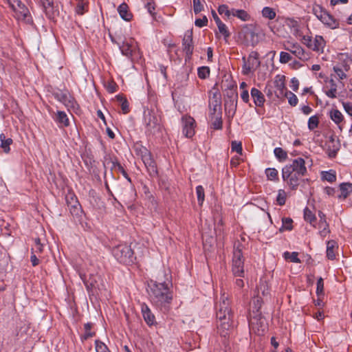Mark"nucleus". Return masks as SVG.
Returning a JSON list of instances; mask_svg holds the SVG:
<instances>
[{
    "instance_id": "nucleus-46",
    "label": "nucleus",
    "mask_w": 352,
    "mask_h": 352,
    "mask_svg": "<svg viewBox=\"0 0 352 352\" xmlns=\"http://www.w3.org/2000/svg\"><path fill=\"white\" fill-rule=\"evenodd\" d=\"M57 120L59 123L63 124V126H65L69 125V120L67 117L66 113L63 111H58Z\"/></svg>"
},
{
    "instance_id": "nucleus-22",
    "label": "nucleus",
    "mask_w": 352,
    "mask_h": 352,
    "mask_svg": "<svg viewBox=\"0 0 352 352\" xmlns=\"http://www.w3.org/2000/svg\"><path fill=\"white\" fill-rule=\"evenodd\" d=\"M323 23L327 25L331 28H336L339 23L333 18V16L329 14L327 11L323 14L322 18L320 19Z\"/></svg>"
},
{
    "instance_id": "nucleus-38",
    "label": "nucleus",
    "mask_w": 352,
    "mask_h": 352,
    "mask_svg": "<svg viewBox=\"0 0 352 352\" xmlns=\"http://www.w3.org/2000/svg\"><path fill=\"white\" fill-rule=\"evenodd\" d=\"M116 99L118 101H119L121 103V108L123 113L126 114L129 113V103L126 98H124L122 96L118 95L116 96Z\"/></svg>"
},
{
    "instance_id": "nucleus-12",
    "label": "nucleus",
    "mask_w": 352,
    "mask_h": 352,
    "mask_svg": "<svg viewBox=\"0 0 352 352\" xmlns=\"http://www.w3.org/2000/svg\"><path fill=\"white\" fill-rule=\"evenodd\" d=\"M183 133L186 138H192L195 134V120L188 116L182 118Z\"/></svg>"
},
{
    "instance_id": "nucleus-35",
    "label": "nucleus",
    "mask_w": 352,
    "mask_h": 352,
    "mask_svg": "<svg viewBox=\"0 0 352 352\" xmlns=\"http://www.w3.org/2000/svg\"><path fill=\"white\" fill-rule=\"evenodd\" d=\"M214 119L212 126L214 129H220L222 128L221 112H218L215 116H211Z\"/></svg>"
},
{
    "instance_id": "nucleus-33",
    "label": "nucleus",
    "mask_w": 352,
    "mask_h": 352,
    "mask_svg": "<svg viewBox=\"0 0 352 352\" xmlns=\"http://www.w3.org/2000/svg\"><path fill=\"white\" fill-rule=\"evenodd\" d=\"M329 83L330 85V89L328 91H326L325 94L328 97L331 98H336L337 92V85L333 79H331L329 81Z\"/></svg>"
},
{
    "instance_id": "nucleus-1",
    "label": "nucleus",
    "mask_w": 352,
    "mask_h": 352,
    "mask_svg": "<svg viewBox=\"0 0 352 352\" xmlns=\"http://www.w3.org/2000/svg\"><path fill=\"white\" fill-rule=\"evenodd\" d=\"M217 329L221 337L229 335L232 327L233 313L228 296L223 294L217 306Z\"/></svg>"
},
{
    "instance_id": "nucleus-3",
    "label": "nucleus",
    "mask_w": 352,
    "mask_h": 352,
    "mask_svg": "<svg viewBox=\"0 0 352 352\" xmlns=\"http://www.w3.org/2000/svg\"><path fill=\"white\" fill-rule=\"evenodd\" d=\"M144 123L146 132L151 134L155 135L162 131L160 117L153 109L144 111Z\"/></svg>"
},
{
    "instance_id": "nucleus-37",
    "label": "nucleus",
    "mask_w": 352,
    "mask_h": 352,
    "mask_svg": "<svg viewBox=\"0 0 352 352\" xmlns=\"http://www.w3.org/2000/svg\"><path fill=\"white\" fill-rule=\"evenodd\" d=\"M236 104H237V100H233V99H226L225 98V109L227 111L228 109H229V113L231 111L233 112V114L235 112L236 108Z\"/></svg>"
},
{
    "instance_id": "nucleus-15",
    "label": "nucleus",
    "mask_w": 352,
    "mask_h": 352,
    "mask_svg": "<svg viewBox=\"0 0 352 352\" xmlns=\"http://www.w3.org/2000/svg\"><path fill=\"white\" fill-rule=\"evenodd\" d=\"M209 107L210 116H215L218 112H221V99L219 93L215 92L213 94L212 98L210 100Z\"/></svg>"
},
{
    "instance_id": "nucleus-6",
    "label": "nucleus",
    "mask_w": 352,
    "mask_h": 352,
    "mask_svg": "<svg viewBox=\"0 0 352 352\" xmlns=\"http://www.w3.org/2000/svg\"><path fill=\"white\" fill-rule=\"evenodd\" d=\"M141 157L149 175L151 177L157 176V169L156 164L153 160L151 153L146 148H144L143 150L141 151Z\"/></svg>"
},
{
    "instance_id": "nucleus-48",
    "label": "nucleus",
    "mask_w": 352,
    "mask_h": 352,
    "mask_svg": "<svg viewBox=\"0 0 352 352\" xmlns=\"http://www.w3.org/2000/svg\"><path fill=\"white\" fill-rule=\"evenodd\" d=\"M319 124V118L316 116H314L309 118L308 120V128L310 130H314L317 128Z\"/></svg>"
},
{
    "instance_id": "nucleus-10",
    "label": "nucleus",
    "mask_w": 352,
    "mask_h": 352,
    "mask_svg": "<svg viewBox=\"0 0 352 352\" xmlns=\"http://www.w3.org/2000/svg\"><path fill=\"white\" fill-rule=\"evenodd\" d=\"M327 146L329 157L331 158L335 157L340 148V142L339 138H338L336 139L334 135H331L327 143Z\"/></svg>"
},
{
    "instance_id": "nucleus-60",
    "label": "nucleus",
    "mask_w": 352,
    "mask_h": 352,
    "mask_svg": "<svg viewBox=\"0 0 352 352\" xmlns=\"http://www.w3.org/2000/svg\"><path fill=\"white\" fill-rule=\"evenodd\" d=\"M292 56L285 52H281L280 54V62L281 63H287L292 60Z\"/></svg>"
},
{
    "instance_id": "nucleus-52",
    "label": "nucleus",
    "mask_w": 352,
    "mask_h": 352,
    "mask_svg": "<svg viewBox=\"0 0 352 352\" xmlns=\"http://www.w3.org/2000/svg\"><path fill=\"white\" fill-rule=\"evenodd\" d=\"M316 294L318 296L324 294V282L321 277L317 280Z\"/></svg>"
},
{
    "instance_id": "nucleus-27",
    "label": "nucleus",
    "mask_w": 352,
    "mask_h": 352,
    "mask_svg": "<svg viewBox=\"0 0 352 352\" xmlns=\"http://www.w3.org/2000/svg\"><path fill=\"white\" fill-rule=\"evenodd\" d=\"M324 40L321 36H316L312 43L311 50L319 52L322 50L324 47Z\"/></svg>"
},
{
    "instance_id": "nucleus-49",
    "label": "nucleus",
    "mask_w": 352,
    "mask_h": 352,
    "mask_svg": "<svg viewBox=\"0 0 352 352\" xmlns=\"http://www.w3.org/2000/svg\"><path fill=\"white\" fill-rule=\"evenodd\" d=\"M196 192L197 195V199L199 205H202L204 201V189L201 186H198L196 188Z\"/></svg>"
},
{
    "instance_id": "nucleus-34",
    "label": "nucleus",
    "mask_w": 352,
    "mask_h": 352,
    "mask_svg": "<svg viewBox=\"0 0 352 352\" xmlns=\"http://www.w3.org/2000/svg\"><path fill=\"white\" fill-rule=\"evenodd\" d=\"M120 48L123 55L128 57L132 56L133 51V47L132 44L129 43H124Z\"/></svg>"
},
{
    "instance_id": "nucleus-42",
    "label": "nucleus",
    "mask_w": 352,
    "mask_h": 352,
    "mask_svg": "<svg viewBox=\"0 0 352 352\" xmlns=\"http://www.w3.org/2000/svg\"><path fill=\"white\" fill-rule=\"evenodd\" d=\"M304 219L311 224H312L316 219L315 215L307 207L304 209Z\"/></svg>"
},
{
    "instance_id": "nucleus-7",
    "label": "nucleus",
    "mask_w": 352,
    "mask_h": 352,
    "mask_svg": "<svg viewBox=\"0 0 352 352\" xmlns=\"http://www.w3.org/2000/svg\"><path fill=\"white\" fill-rule=\"evenodd\" d=\"M241 36H243L246 45L254 47L259 42L258 35L252 27H244L241 32Z\"/></svg>"
},
{
    "instance_id": "nucleus-17",
    "label": "nucleus",
    "mask_w": 352,
    "mask_h": 352,
    "mask_svg": "<svg viewBox=\"0 0 352 352\" xmlns=\"http://www.w3.org/2000/svg\"><path fill=\"white\" fill-rule=\"evenodd\" d=\"M248 67H247V71L245 72V74H249L252 69H256L260 67L261 62L258 60V52L255 51L252 52L248 56Z\"/></svg>"
},
{
    "instance_id": "nucleus-24",
    "label": "nucleus",
    "mask_w": 352,
    "mask_h": 352,
    "mask_svg": "<svg viewBox=\"0 0 352 352\" xmlns=\"http://www.w3.org/2000/svg\"><path fill=\"white\" fill-rule=\"evenodd\" d=\"M60 102L67 108L74 109L76 104L74 98L68 92L64 94Z\"/></svg>"
},
{
    "instance_id": "nucleus-19",
    "label": "nucleus",
    "mask_w": 352,
    "mask_h": 352,
    "mask_svg": "<svg viewBox=\"0 0 352 352\" xmlns=\"http://www.w3.org/2000/svg\"><path fill=\"white\" fill-rule=\"evenodd\" d=\"M250 322L252 325L257 326L258 331H260V329L262 332H263L266 328L265 320L261 316V314H256L254 316H250Z\"/></svg>"
},
{
    "instance_id": "nucleus-64",
    "label": "nucleus",
    "mask_w": 352,
    "mask_h": 352,
    "mask_svg": "<svg viewBox=\"0 0 352 352\" xmlns=\"http://www.w3.org/2000/svg\"><path fill=\"white\" fill-rule=\"evenodd\" d=\"M193 9L195 14H198L202 10L203 6L200 0H193Z\"/></svg>"
},
{
    "instance_id": "nucleus-56",
    "label": "nucleus",
    "mask_w": 352,
    "mask_h": 352,
    "mask_svg": "<svg viewBox=\"0 0 352 352\" xmlns=\"http://www.w3.org/2000/svg\"><path fill=\"white\" fill-rule=\"evenodd\" d=\"M232 150L233 151H236L237 153L241 155L242 154V144L241 142L232 141Z\"/></svg>"
},
{
    "instance_id": "nucleus-21",
    "label": "nucleus",
    "mask_w": 352,
    "mask_h": 352,
    "mask_svg": "<svg viewBox=\"0 0 352 352\" xmlns=\"http://www.w3.org/2000/svg\"><path fill=\"white\" fill-rule=\"evenodd\" d=\"M142 313L145 322L151 326L155 322V316L146 304L142 305Z\"/></svg>"
},
{
    "instance_id": "nucleus-28",
    "label": "nucleus",
    "mask_w": 352,
    "mask_h": 352,
    "mask_svg": "<svg viewBox=\"0 0 352 352\" xmlns=\"http://www.w3.org/2000/svg\"><path fill=\"white\" fill-rule=\"evenodd\" d=\"M1 147L3 148L6 153L10 151V145L12 144L11 138H6L3 133L0 134Z\"/></svg>"
},
{
    "instance_id": "nucleus-18",
    "label": "nucleus",
    "mask_w": 352,
    "mask_h": 352,
    "mask_svg": "<svg viewBox=\"0 0 352 352\" xmlns=\"http://www.w3.org/2000/svg\"><path fill=\"white\" fill-rule=\"evenodd\" d=\"M285 50L289 51L292 54H294L301 60L307 59V55L305 54L304 50L297 43L292 44L290 46L286 47Z\"/></svg>"
},
{
    "instance_id": "nucleus-41",
    "label": "nucleus",
    "mask_w": 352,
    "mask_h": 352,
    "mask_svg": "<svg viewBox=\"0 0 352 352\" xmlns=\"http://www.w3.org/2000/svg\"><path fill=\"white\" fill-rule=\"evenodd\" d=\"M274 153L279 161H284L287 157V152L280 147L276 148L274 151Z\"/></svg>"
},
{
    "instance_id": "nucleus-36",
    "label": "nucleus",
    "mask_w": 352,
    "mask_h": 352,
    "mask_svg": "<svg viewBox=\"0 0 352 352\" xmlns=\"http://www.w3.org/2000/svg\"><path fill=\"white\" fill-rule=\"evenodd\" d=\"M336 242L334 241H329L327 244V256L329 259L333 260L335 258V254L333 248L335 247Z\"/></svg>"
},
{
    "instance_id": "nucleus-13",
    "label": "nucleus",
    "mask_w": 352,
    "mask_h": 352,
    "mask_svg": "<svg viewBox=\"0 0 352 352\" xmlns=\"http://www.w3.org/2000/svg\"><path fill=\"white\" fill-rule=\"evenodd\" d=\"M133 189L130 185L126 186H118L116 188V192L118 197L123 201H130L133 195Z\"/></svg>"
},
{
    "instance_id": "nucleus-9",
    "label": "nucleus",
    "mask_w": 352,
    "mask_h": 352,
    "mask_svg": "<svg viewBox=\"0 0 352 352\" xmlns=\"http://www.w3.org/2000/svg\"><path fill=\"white\" fill-rule=\"evenodd\" d=\"M12 10L18 19L25 20L29 14L28 8L19 0H13L10 3Z\"/></svg>"
},
{
    "instance_id": "nucleus-5",
    "label": "nucleus",
    "mask_w": 352,
    "mask_h": 352,
    "mask_svg": "<svg viewBox=\"0 0 352 352\" xmlns=\"http://www.w3.org/2000/svg\"><path fill=\"white\" fill-rule=\"evenodd\" d=\"M232 259V273L234 276L243 277V256L239 245L234 248Z\"/></svg>"
},
{
    "instance_id": "nucleus-30",
    "label": "nucleus",
    "mask_w": 352,
    "mask_h": 352,
    "mask_svg": "<svg viewBox=\"0 0 352 352\" xmlns=\"http://www.w3.org/2000/svg\"><path fill=\"white\" fill-rule=\"evenodd\" d=\"M318 216L320 217V222H319L320 228H322V230L320 231V233L322 235H325L327 233L329 232V231L327 230L328 224L326 221L325 214L323 212H322L321 211H319Z\"/></svg>"
},
{
    "instance_id": "nucleus-59",
    "label": "nucleus",
    "mask_w": 352,
    "mask_h": 352,
    "mask_svg": "<svg viewBox=\"0 0 352 352\" xmlns=\"http://www.w3.org/2000/svg\"><path fill=\"white\" fill-rule=\"evenodd\" d=\"M253 304H254V305L252 307L253 314L255 315L256 314H260L259 309L261 307V300L260 298H257L256 299L254 300Z\"/></svg>"
},
{
    "instance_id": "nucleus-31",
    "label": "nucleus",
    "mask_w": 352,
    "mask_h": 352,
    "mask_svg": "<svg viewBox=\"0 0 352 352\" xmlns=\"http://www.w3.org/2000/svg\"><path fill=\"white\" fill-rule=\"evenodd\" d=\"M330 118L337 124H339L343 120V116L338 109H332L330 111Z\"/></svg>"
},
{
    "instance_id": "nucleus-14",
    "label": "nucleus",
    "mask_w": 352,
    "mask_h": 352,
    "mask_svg": "<svg viewBox=\"0 0 352 352\" xmlns=\"http://www.w3.org/2000/svg\"><path fill=\"white\" fill-rule=\"evenodd\" d=\"M184 51L186 52V56L188 58H190L193 52V44H192V32L187 31L184 35L183 39Z\"/></svg>"
},
{
    "instance_id": "nucleus-53",
    "label": "nucleus",
    "mask_w": 352,
    "mask_h": 352,
    "mask_svg": "<svg viewBox=\"0 0 352 352\" xmlns=\"http://www.w3.org/2000/svg\"><path fill=\"white\" fill-rule=\"evenodd\" d=\"M217 27L219 32L222 34L224 36L225 39L227 40V38L230 36V34L227 29L226 25L223 23H221L217 25Z\"/></svg>"
},
{
    "instance_id": "nucleus-58",
    "label": "nucleus",
    "mask_w": 352,
    "mask_h": 352,
    "mask_svg": "<svg viewBox=\"0 0 352 352\" xmlns=\"http://www.w3.org/2000/svg\"><path fill=\"white\" fill-rule=\"evenodd\" d=\"M218 12L220 14H225L228 17L232 15V10H229L226 5L219 6Z\"/></svg>"
},
{
    "instance_id": "nucleus-11",
    "label": "nucleus",
    "mask_w": 352,
    "mask_h": 352,
    "mask_svg": "<svg viewBox=\"0 0 352 352\" xmlns=\"http://www.w3.org/2000/svg\"><path fill=\"white\" fill-rule=\"evenodd\" d=\"M285 167H289V169L292 171L296 172L298 176H304L307 173L305 162L304 159L301 157L294 160L291 165H287Z\"/></svg>"
},
{
    "instance_id": "nucleus-61",
    "label": "nucleus",
    "mask_w": 352,
    "mask_h": 352,
    "mask_svg": "<svg viewBox=\"0 0 352 352\" xmlns=\"http://www.w3.org/2000/svg\"><path fill=\"white\" fill-rule=\"evenodd\" d=\"M287 98L288 102L291 106L295 107L297 104L298 100L294 94L289 91Z\"/></svg>"
},
{
    "instance_id": "nucleus-55",
    "label": "nucleus",
    "mask_w": 352,
    "mask_h": 352,
    "mask_svg": "<svg viewBox=\"0 0 352 352\" xmlns=\"http://www.w3.org/2000/svg\"><path fill=\"white\" fill-rule=\"evenodd\" d=\"M276 201L280 206H283L285 204L286 195L284 190H279Z\"/></svg>"
},
{
    "instance_id": "nucleus-63",
    "label": "nucleus",
    "mask_w": 352,
    "mask_h": 352,
    "mask_svg": "<svg viewBox=\"0 0 352 352\" xmlns=\"http://www.w3.org/2000/svg\"><path fill=\"white\" fill-rule=\"evenodd\" d=\"M145 7L152 16L155 15V12H153V10H155V3L153 0H147Z\"/></svg>"
},
{
    "instance_id": "nucleus-4",
    "label": "nucleus",
    "mask_w": 352,
    "mask_h": 352,
    "mask_svg": "<svg viewBox=\"0 0 352 352\" xmlns=\"http://www.w3.org/2000/svg\"><path fill=\"white\" fill-rule=\"evenodd\" d=\"M114 257L120 262L128 265L133 263V252L131 247L126 244H120L112 250Z\"/></svg>"
},
{
    "instance_id": "nucleus-47",
    "label": "nucleus",
    "mask_w": 352,
    "mask_h": 352,
    "mask_svg": "<svg viewBox=\"0 0 352 352\" xmlns=\"http://www.w3.org/2000/svg\"><path fill=\"white\" fill-rule=\"evenodd\" d=\"M284 257L285 259H290L292 262L299 263H300V260L298 258V253L297 252H286L284 253Z\"/></svg>"
},
{
    "instance_id": "nucleus-8",
    "label": "nucleus",
    "mask_w": 352,
    "mask_h": 352,
    "mask_svg": "<svg viewBox=\"0 0 352 352\" xmlns=\"http://www.w3.org/2000/svg\"><path fill=\"white\" fill-rule=\"evenodd\" d=\"M289 168V167L283 168L282 177L284 181H287V184L292 190H295L299 184V179L301 176H298L296 172L292 171Z\"/></svg>"
},
{
    "instance_id": "nucleus-25",
    "label": "nucleus",
    "mask_w": 352,
    "mask_h": 352,
    "mask_svg": "<svg viewBox=\"0 0 352 352\" xmlns=\"http://www.w3.org/2000/svg\"><path fill=\"white\" fill-rule=\"evenodd\" d=\"M109 163L111 164V169H117L123 175V176H124L128 179V181L131 182V179L128 177L126 172L125 171V170L124 169V168L122 166L119 162H118L117 160L113 161L111 158H109V162H104V166H106V164H109Z\"/></svg>"
},
{
    "instance_id": "nucleus-62",
    "label": "nucleus",
    "mask_w": 352,
    "mask_h": 352,
    "mask_svg": "<svg viewBox=\"0 0 352 352\" xmlns=\"http://www.w3.org/2000/svg\"><path fill=\"white\" fill-rule=\"evenodd\" d=\"M333 71L335 72L336 76L340 80H343L346 78V74L344 72L342 69L336 66L333 67Z\"/></svg>"
},
{
    "instance_id": "nucleus-39",
    "label": "nucleus",
    "mask_w": 352,
    "mask_h": 352,
    "mask_svg": "<svg viewBox=\"0 0 352 352\" xmlns=\"http://www.w3.org/2000/svg\"><path fill=\"white\" fill-rule=\"evenodd\" d=\"M225 98L228 99V100H230V99L237 100L238 94L236 91V89H234L233 87H229L228 89H227L226 90Z\"/></svg>"
},
{
    "instance_id": "nucleus-32",
    "label": "nucleus",
    "mask_w": 352,
    "mask_h": 352,
    "mask_svg": "<svg viewBox=\"0 0 352 352\" xmlns=\"http://www.w3.org/2000/svg\"><path fill=\"white\" fill-rule=\"evenodd\" d=\"M322 179L329 182H333L336 180V172L333 170L329 171H322L321 173Z\"/></svg>"
},
{
    "instance_id": "nucleus-40",
    "label": "nucleus",
    "mask_w": 352,
    "mask_h": 352,
    "mask_svg": "<svg viewBox=\"0 0 352 352\" xmlns=\"http://www.w3.org/2000/svg\"><path fill=\"white\" fill-rule=\"evenodd\" d=\"M262 14L269 19H274L276 17L275 11L270 7H265L262 10Z\"/></svg>"
},
{
    "instance_id": "nucleus-43",
    "label": "nucleus",
    "mask_w": 352,
    "mask_h": 352,
    "mask_svg": "<svg viewBox=\"0 0 352 352\" xmlns=\"http://www.w3.org/2000/svg\"><path fill=\"white\" fill-rule=\"evenodd\" d=\"M92 327V324L90 322L85 324L84 328H85V334L82 337V340H87L89 338L93 337L95 335L94 332L91 331V329Z\"/></svg>"
},
{
    "instance_id": "nucleus-44",
    "label": "nucleus",
    "mask_w": 352,
    "mask_h": 352,
    "mask_svg": "<svg viewBox=\"0 0 352 352\" xmlns=\"http://www.w3.org/2000/svg\"><path fill=\"white\" fill-rule=\"evenodd\" d=\"M312 11L318 19L322 18L323 14L326 12L322 6L317 4L313 6Z\"/></svg>"
},
{
    "instance_id": "nucleus-26",
    "label": "nucleus",
    "mask_w": 352,
    "mask_h": 352,
    "mask_svg": "<svg viewBox=\"0 0 352 352\" xmlns=\"http://www.w3.org/2000/svg\"><path fill=\"white\" fill-rule=\"evenodd\" d=\"M340 190L341 194L338 196L339 198H346L352 192V184L351 183H342L340 185Z\"/></svg>"
},
{
    "instance_id": "nucleus-20",
    "label": "nucleus",
    "mask_w": 352,
    "mask_h": 352,
    "mask_svg": "<svg viewBox=\"0 0 352 352\" xmlns=\"http://www.w3.org/2000/svg\"><path fill=\"white\" fill-rule=\"evenodd\" d=\"M251 96L256 106L261 107L265 102V98L263 93L256 88L251 89Z\"/></svg>"
},
{
    "instance_id": "nucleus-45",
    "label": "nucleus",
    "mask_w": 352,
    "mask_h": 352,
    "mask_svg": "<svg viewBox=\"0 0 352 352\" xmlns=\"http://www.w3.org/2000/svg\"><path fill=\"white\" fill-rule=\"evenodd\" d=\"M47 14L53 10V0H40Z\"/></svg>"
},
{
    "instance_id": "nucleus-16",
    "label": "nucleus",
    "mask_w": 352,
    "mask_h": 352,
    "mask_svg": "<svg viewBox=\"0 0 352 352\" xmlns=\"http://www.w3.org/2000/svg\"><path fill=\"white\" fill-rule=\"evenodd\" d=\"M66 202L72 214H78L80 211V206L74 195L69 193L66 195Z\"/></svg>"
},
{
    "instance_id": "nucleus-54",
    "label": "nucleus",
    "mask_w": 352,
    "mask_h": 352,
    "mask_svg": "<svg viewBox=\"0 0 352 352\" xmlns=\"http://www.w3.org/2000/svg\"><path fill=\"white\" fill-rule=\"evenodd\" d=\"M96 350L97 352H110L107 346L101 341H96Z\"/></svg>"
},
{
    "instance_id": "nucleus-2",
    "label": "nucleus",
    "mask_w": 352,
    "mask_h": 352,
    "mask_svg": "<svg viewBox=\"0 0 352 352\" xmlns=\"http://www.w3.org/2000/svg\"><path fill=\"white\" fill-rule=\"evenodd\" d=\"M147 291L151 300L157 306L166 305L172 300L173 296L165 283L151 280L148 283Z\"/></svg>"
},
{
    "instance_id": "nucleus-23",
    "label": "nucleus",
    "mask_w": 352,
    "mask_h": 352,
    "mask_svg": "<svg viewBox=\"0 0 352 352\" xmlns=\"http://www.w3.org/2000/svg\"><path fill=\"white\" fill-rule=\"evenodd\" d=\"M129 7L126 3H122L118 8L120 16L124 21H129L132 19V14L128 10Z\"/></svg>"
},
{
    "instance_id": "nucleus-29",
    "label": "nucleus",
    "mask_w": 352,
    "mask_h": 352,
    "mask_svg": "<svg viewBox=\"0 0 352 352\" xmlns=\"http://www.w3.org/2000/svg\"><path fill=\"white\" fill-rule=\"evenodd\" d=\"M232 15L236 16L243 21H247L250 19V16L243 10L232 9Z\"/></svg>"
},
{
    "instance_id": "nucleus-51",
    "label": "nucleus",
    "mask_w": 352,
    "mask_h": 352,
    "mask_svg": "<svg viewBox=\"0 0 352 352\" xmlns=\"http://www.w3.org/2000/svg\"><path fill=\"white\" fill-rule=\"evenodd\" d=\"M293 221L291 218H283V227L280 229L281 231L283 229L291 230L292 229Z\"/></svg>"
},
{
    "instance_id": "nucleus-57",
    "label": "nucleus",
    "mask_w": 352,
    "mask_h": 352,
    "mask_svg": "<svg viewBox=\"0 0 352 352\" xmlns=\"http://www.w3.org/2000/svg\"><path fill=\"white\" fill-rule=\"evenodd\" d=\"M265 173L269 179L273 180L277 177L278 171L275 168H267Z\"/></svg>"
},
{
    "instance_id": "nucleus-50",
    "label": "nucleus",
    "mask_w": 352,
    "mask_h": 352,
    "mask_svg": "<svg viewBox=\"0 0 352 352\" xmlns=\"http://www.w3.org/2000/svg\"><path fill=\"white\" fill-rule=\"evenodd\" d=\"M210 74L208 67H201L198 69V76L201 79L206 78Z\"/></svg>"
}]
</instances>
